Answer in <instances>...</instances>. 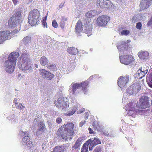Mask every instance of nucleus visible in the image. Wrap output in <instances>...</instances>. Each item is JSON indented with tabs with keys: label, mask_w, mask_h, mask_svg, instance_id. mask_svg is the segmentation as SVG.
I'll return each mask as SVG.
<instances>
[{
	"label": "nucleus",
	"mask_w": 152,
	"mask_h": 152,
	"mask_svg": "<svg viewBox=\"0 0 152 152\" xmlns=\"http://www.w3.org/2000/svg\"><path fill=\"white\" fill-rule=\"evenodd\" d=\"M80 87V84L72 83L70 86L69 92L72 93L73 94H75L76 90Z\"/></svg>",
	"instance_id": "a211bd4d"
},
{
	"label": "nucleus",
	"mask_w": 152,
	"mask_h": 152,
	"mask_svg": "<svg viewBox=\"0 0 152 152\" xmlns=\"http://www.w3.org/2000/svg\"><path fill=\"white\" fill-rule=\"evenodd\" d=\"M138 56L141 59H147L148 58L149 53L146 51H141L138 53Z\"/></svg>",
	"instance_id": "5701e85b"
},
{
	"label": "nucleus",
	"mask_w": 152,
	"mask_h": 152,
	"mask_svg": "<svg viewBox=\"0 0 152 152\" xmlns=\"http://www.w3.org/2000/svg\"><path fill=\"white\" fill-rule=\"evenodd\" d=\"M119 58L120 62L125 65L130 64L134 60L132 56L129 55L120 56Z\"/></svg>",
	"instance_id": "1a4fd4ad"
},
{
	"label": "nucleus",
	"mask_w": 152,
	"mask_h": 152,
	"mask_svg": "<svg viewBox=\"0 0 152 152\" xmlns=\"http://www.w3.org/2000/svg\"><path fill=\"white\" fill-rule=\"evenodd\" d=\"M81 141L82 140L81 138L78 139L76 141L74 145L72 147L73 149H79V147L82 143Z\"/></svg>",
	"instance_id": "c85d7f7f"
},
{
	"label": "nucleus",
	"mask_w": 152,
	"mask_h": 152,
	"mask_svg": "<svg viewBox=\"0 0 152 152\" xmlns=\"http://www.w3.org/2000/svg\"><path fill=\"white\" fill-rule=\"evenodd\" d=\"M142 24L140 22H138L137 23L136 26V28L137 29L141 30L142 28Z\"/></svg>",
	"instance_id": "de8ad7c7"
},
{
	"label": "nucleus",
	"mask_w": 152,
	"mask_h": 152,
	"mask_svg": "<svg viewBox=\"0 0 152 152\" xmlns=\"http://www.w3.org/2000/svg\"><path fill=\"white\" fill-rule=\"evenodd\" d=\"M43 131H40L39 130V129H38V131L37 132L36 135L37 136H38L40 135V134L41 133V132H42Z\"/></svg>",
	"instance_id": "6e6d98bb"
},
{
	"label": "nucleus",
	"mask_w": 152,
	"mask_h": 152,
	"mask_svg": "<svg viewBox=\"0 0 152 152\" xmlns=\"http://www.w3.org/2000/svg\"><path fill=\"white\" fill-rule=\"evenodd\" d=\"M24 137H29V133L28 132H24Z\"/></svg>",
	"instance_id": "5fc2aeb1"
},
{
	"label": "nucleus",
	"mask_w": 152,
	"mask_h": 152,
	"mask_svg": "<svg viewBox=\"0 0 152 152\" xmlns=\"http://www.w3.org/2000/svg\"><path fill=\"white\" fill-rule=\"evenodd\" d=\"M84 108H83L80 111H77L78 113H82L84 111Z\"/></svg>",
	"instance_id": "e2e57ef3"
},
{
	"label": "nucleus",
	"mask_w": 152,
	"mask_h": 152,
	"mask_svg": "<svg viewBox=\"0 0 152 152\" xmlns=\"http://www.w3.org/2000/svg\"><path fill=\"white\" fill-rule=\"evenodd\" d=\"M37 148L35 146H31V147L29 148L28 149H30V151L32 152H39L37 149H36Z\"/></svg>",
	"instance_id": "79ce46f5"
},
{
	"label": "nucleus",
	"mask_w": 152,
	"mask_h": 152,
	"mask_svg": "<svg viewBox=\"0 0 152 152\" xmlns=\"http://www.w3.org/2000/svg\"><path fill=\"white\" fill-rule=\"evenodd\" d=\"M20 0H12L13 2L15 5H16L17 4V2Z\"/></svg>",
	"instance_id": "680f3d73"
},
{
	"label": "nucleus",
	"mask_w": 152,
	"mask_h": 152,
	"mask_svg": "<svg viewBox=\"0 0 152 152\" xmlns=\"http://www.w3.org/2000/svg\"><path fill=\"white\" fill-rule=\"evenodd\" d=\"M96 5L101 8H107L108 9H112L113 5L110 1L107 0H97Z\"/></svg>",
	"instance_id": "423d86ee"
},
{
	"label": "nucleus",
	"mask_w": 152,
	"mask_h": 152,
	"mask_svg": "<svg viewBox=\"0 0 152 152\" xmlns=\"http://www.w3.org/2000/svg\"><path fill=\"white\" fill-rule=\"evenodd\" d=\"M67 20V19L65 18L64 17H62V19H61V21L60 23V26L61 28H63L64 26L65 25V21H66Z\"/></svg>",
	"instance_id": "72a5a7b5"
},
{
	"label": "nucleus",
	"mask_w": 152,
	"mask_h": 152,
	"mask_svg": "<svg viewBox=\"0 0 152 152\" xmlns=\"http://www.w3.org/2000/svg\"><path fill=\"white\" fill-rule=\"evenodd\" d=\"M89 145L86 142L83 144L81 152H88V148Z\"/></svg>",
	"instance_id": "c9c22d12"
},
{
	"label": "nucleus",
	"mask_w": 152,
	"mask_h": 152,
	"mask_svg": "<svg viewBox=\"0 0 152 152\" xmlns=\"http://www.w3.org/2000/svg\"><path fill=\"white\" fill-rule=\"evenodd\" d=\"M67 51L68 53L74 55L76 54L78 52V50L77 48L71 47L68 48Z\"/></svg>",
	"instance_id": "a878e982"
},
{
	"label": "nucleus",
	"mask_w": 152,
	"mask_h": 152,
	"mask_svg": "<svg viewBox=\"0 0 152 152\" xmlns=\"http://www.w3.org/2000/svg\"><path fill=\"white\" fill-rule=\"evenodd\" d=\"M39 62L42 66H45L48 64V61L46 57L42 56L40 59Z\"/></svg>",
	"instance_id": "7c9ffc66"
},
{
	"label": "nucleus",
	"mask_w": 152,
	"mask_h": 152,
	"mask_svg": "<svg viewBox=\"0 0 152 152\" xmlns=\"http://www.w3.org/2000/svg\"><path fill=\"white\" fill-rule=\"evenodd\" d=\"M98 14V13L96 11L93 10L88 12L86 14V15L87 18H91L94 17Z\"/></svg>",
	"instance_id": "bb28decb"
},
{
	"label": "nucleus",
	"mask_w": 152,
	"mask_h": 152,
	"mask_svg": "<svg viewBox=\"0 0 152 152\" xmlns=\"http://www.w3.org/2000/svg\"><path fill=\"white\" fill-rule=\"evenodd\" d=\"M129 81V76L126 75L125 77L122 76L119 77L118 80V84L121 88L125 87L127 86Z\"/></svg>",
	"instance_id": "9d476101"
},
{
	"label": "nucleus",
	"mask_w": 152,
	"mask_h": 152,
	"mask_svg": "<svg viewBox=\"0 0 152 152\" xmlns=\"http://www.w3.org/2000/svg\"><path fill=\"white\" fill-rule=\"evenodd\" d=\"M19 56V54L18 52H12L8 56V60L13 62H15L16 64V61Z\"/></svg>",
	"instance_id": "6ab92c4d"
},
{
	"label": "nucleus",
	"mask_w": 152,
	"mask_h": 152,
	"mask_svg": "<svg viewBox=\"0 0 152 152\" xmlns=\"http://www.w3.org/2000/svg\"><path fill=\"white\" fill-rule=\"evenodd\" d=\"M40 75L42 76V77L47 80H51L54 77V75L53 74L47 71L45 69L40 70Z\"/></svg>",
	"instance_id": "2eb2a0df"
},
{
	"label": "nucleus",
	"mask_w": 152,
	"mask_h": 152,
	"mask_svg": "<svg viewBox=\"0 0 152 152\" xmlns=\"http://www.w3.org/2000/svg\"><path fill=\"white\" fill-rule=\"evenodd\" d=\"M147 73V72H143V71H141V70L139 69L137 70V75L140 78H141L145 76Z\"/></svg>",
	"instance_id": "473e14b6"
},
{
	"label": "nucleus",
	"mask_w": 152,
	"mask_h": 152,
	"mask_svg": "<svg viewBox=\"0 0 152 152\" xmlns=\"http://www.w3.org/2000/svg\"><path fill=\"white\" fill-rule=\"evenodd\" d=\"M82 23L80 20L77 22L75 26V30L76 34L80 33L83 30Z\"/></svg>",
	"instance_id": "b1692460"
},
{
	"label": "nucleus",
	"mask_w": 152,
	"mask_h": 152,
	"mask_svg": "<svg viewBox=\"0 0 152 152\" xmlns=\"http://www.w3.org/2000/svg\"><path fill=\"white\" fill-rule=\"evenodd\" d=\"M109 133V136H108V137L113 138L116 136V135L113 132H110Z\"/></svg>",
	"instance_id": "09e8293b"
},
{
	"label": "nucleus",
	"mask_w": 152,
	"mask_h": 152,
	"mask_svg": "<svg viewBox=\"0 0 152 152\" xmlns=\"http://www.w3.org/2000/svg\"><path fill=\"white\" fill-rule=\"evenodd\" d=\"M15 106L17 109L21 110L23 109L24 108H25V107L23 106L21 103H20L16 104Z\"/></svg>",
	"instance_id": "a19ab883"
},
{
	"label": "nucleus",
	"mask_w": 152,
	"mask_h": 152,
	"mask_svg": "<svg viewBox=\"0 0 152 152\" xmlns=\"http://www.w3.org/2000/svg\"><path fill=\"white\" fill-rule=\"evenodd\" d=\"M129 33V31L127 30H123L121 32V34L122 35H127Z\"/></svg>",
	"instance_id": "49530a36"
},
{
	"label": "nucleus",
	"mask_w": 152,
	"mask_h": 152,
	"mask_svg": "<svg viewBox=\"0 0 152 152\" xmlns=\"http://www.w3.org/2000/svg\"><path fill=\"white\" fill-rule=\"evenodd\" d=\"M88 113H86V114L85 118L86 119H87L88 118Z\"/></svg>",
	"instance_id": "0e129e2a"
},
{
	"label": "nucleus",
	"mask_w": 152,
	"mask_h": 152,
	"mask_svg": "<svg viewBox=\"0 0 152 152\" xmlns=\"http://www.w3.org/2000/svg\"><path fill=\"white\" fill-rule=\"evenodd\" d=\"M18 98H17L14 99V103H15V105H16V104H18V103L17 102V101L18 100Z\"/></svg>",
	"instance_id": "052dcab7"
},
{
	"label": "nucleus",
	"mask_w": 152,
	"mask_h": 152,
	"mask_svg": "<svg viewBox=\"0 0 152 152\" xmlns=\"http://www.w3.org/2000/svg\"><path fill=\"white\" fill-rule=\"evenodd\" d=\"M127 42L125 41H121L117 45V47L119 51V54H122L123 53H126L127 52L128 48L130 46V44L129 42H130V41L128 40Z\"/></svg>",
	"instance_id": "39448f33"
},
{
	"label": "nucleus",
	"mask_w": 152,
	"mask_h": 152,
	"mask_svg": "<svg viewBox=\"0 0 152 152\" xmlns=\"http://www.w3.org/2000/svg\"><path fill=\"white\" fill-rule=\"evenodd\" d=\"M21 64L19 65V68L25 73H28L32 71V62L30 59L27 53H23L20 58Z\"/></svg>",
	"instance_id": "f03ea898"
},
{
	"label": "nucleus",
	"mask_w": 152,
	"mask_h": 152,
	"mask_svg": "<svg viewBox=\"0 0 152 152\" xmlns=\"http://www.w3.org/2000/svg\"><path fill=\"white\" fill-rule=\"evenodd\" d=\"M148 99V97L147 96H142L139 100V102L137 103V107L142 109L149 107L150 104Z\"/></svg>",
	"instance_id": "20e7f679"
},
{
	"label": "nucleus",
	"mask_w": 152,
	"mask_h": 152,
	"mask_svg": "<svg viewBox=\"0 0 152 152\" xmlns=\"http://www.w3.org/2000/svg\"><path fill=\"white\" fill-rule=\"evenodd\" d=\"M55 104L56 106L58 108H61L63 109H64L65 107L64 106H63V104L64 103V99L59 98L57 100L55 101Z\"/></svg>",
	"instance_id": "412c9836"
},
{
	"label": "nucleus",
	"mask_w": 152,
	"mask_h": 152,
	"mask_svg": "<svg viewBox=\"0 0 152 152\" xmlns=\"http://www.w3.org/2000/svg\"><path fill=\"white\" fill-rule=\"evenodd\" d=\"M86 121L84 120L82 121L79 124V126L80 127L82 126L84 124Z\"/></svg>",
	"instance_id": "864d4df0"
},
{
	"label": "nucleus",
	"mask_w": 152,
	"mask_h": 152,
	"mask_svg": "<svg viewBox=\"0 0 152 152\" xmlns=\"http://www.w3.org/2000/svg\"><path fill=\"white\" fill-rule=\"evenodd\" d=\"M10 32L9 31H0V44H2L6 40L11 38Z\"/></svg>",
	"instance_id": "ddd939ff"
},
{
	"label": "nucleus",
	"mask_w": 152,
	"mask_h": 152,
	"mask_svg": "<svg viewBox=\"0 0 152 152\" xmlns=\"http://www.w3.org/2000/svg\"><path fill=\"white\" fill-rule=\"evenodd\" d=\"M86 143L89 145L90 151L92 150L93 148L96 145L101 143L100 140L97 138L95 137L88 140Z\"/></svg>",
	"instance_id": "f8f14e48"
},
{
	"label": "nucleus",
	"mask_w": 152,
	"mask_h": 152,
	"mask_svg": "<svg viewBox=\"0 0 152 152\" xmlns=\"http://www.w3.org/2000/svg\"><path fill=\"white\" fill-rule=\"evenodd\" d=\"M109 18L107 16L103 15L99 17L97 19V24L99 26H104L110 20Z\"/></svg>",
	"instance_id": "4468645a"
},
{
	"label": "nucleus",
	"mask_w": 152,
	"mask_h": 152,
	"mask_svg": "<svg viewBox=\"0 0 152 152\" xmlns=\"http://www.w3.org/2000/svg\"><path fill=\"white\" fill-rule=\"evenodd\" d=\"M21 13V12L20 11H17L16 12V17L17 18V20L18 21L19 24L21 23L23 21L22 19L20 18Z\"/></svg>",
	"instance_id": "2f4dec72"
},
{
	"label": "nucleus",
	"mask_w": 152,
	"mask_h": 152,
	"mask_svg": "<svg viewBox=\"0 0 152 152\" xmlns=\"http://www.w3.org/2000/svg\"><path fill=\"white\" fill-rule=\"evenodd\" d=\"M24 132L23 131H20L19 132V134L21 136H24Z\"/></svg>",
	"instance_id": "13d9d810"
},
{
	"label": "nucleus",
	"mask_w": 152,
	"mask_h": 152,
	"mask_svg": "<svg viewBox=\"0 0 152 152\" xmlns=\"http://www.w3.org/2000/svg\"><path fill=\"white\" fill-rule=\"evenodd\" d=\"M39 128L38 129L40 131H44L45 128L44 123L43 122H40L39 123Z\"/></svg>",
	"instance_id": "4c0bfd02"
},
{
	"label": "nucleus",
	"mask_w": 152,
	"mask_h": 152,
	"mask_svg": "<svg viewBox=\"0 0 152 152\" xmlns=\"http://www.w3.org/2000/svg\"><path fill=\"white\" fill-rule=\"evenodd\" d=\"M48 68L50 70L54 71L56 69V66L55 64H49L47 65Z\"/></svg>",
	"instance_id": "f704fd0d"
},
{
	"label": "nucleus",
	"mask_w": 152,
	"mask_h": 152,
	"mask_svg": "<svg viewBox=\"0 0 152 152\" xmlns=\"http://www.w3.org/2000/svg\"><path fill=\"white\" fill-rule=\"evenodd\" d=\"M136 103L134 102H131L129 103L128 105H126V107H127V106L128 107V109H132V110H134V107L135 106Z\"/></svg>",
	"instance_id": "e433bc0d"
},
{
	"label": "nucleus",
	"mask_w": 152,
	"mask_h": 152,
	"mask_svg": "<svg viewBox=\"0 0 152 152\" xmlns=\"http://www.w3.org/2000/svg\"><path fill=\"white\" fill-rule=\"evenodd\" d=\"M31 39V37L28 36H27L25 37L22 40L23 42L25 43V44H27L30 42Z\"/></svg>",
	"instance_id": "ea45409f"
},
{
	"label": "nucleus",
	"mask_w": 152,
	"mask_h": 152,
	"mask_svg": "<svg viewBox=\"0 0 152 152\" xmlns=\"http://www.w3.org/2000/svg\"><path fill=\"white\" fill-rule=\"evenodd\" d=\"M18 22V21L16 20L15 18L12 17L9 21V26L11 28H15L17 26Z\"/></svg>",
	"instance_id": "4be33fe9"
},
{
	"label": "nucleus",
	"mask_w": 152,
	"mask_h": 152,
	"mask_svg": "<svg viewBox=\"0 0 152 152\" xmlns=\"http://www.w3.org/2000/svg\"><path fill=\"white\" fill-rule=\"evenodd\" d=\"M50 99V98L48 97H47V98H45V101H48Z\"/></svg>",
	"instance_id": "69168bd1"
},
{
	"label": "nucleus",
	"mask_w": 152,
	"mask_h": 152,
	"mask_svg": "<svg viewBox=\"0 0 152 152\" xmlns=\"http://www.w3.org/2000/svg\"><path fill=\"white\" fill-rule=\"evenodd\" d=\"M56 122L57 123L59 124L61 123L62 121V119L61 118H58L56 119Z\"/></svg>",
	"instance_id": "603ef678"
},
{
	"label": "nucleus",
	"mask_w": 152,
	"mask_h": 152,
	"mask_svg": "<svg viewBox=\"0 0 152 152\" xmlns=\"http://www.w3.org/2000/svg\"><path fill=\"white\" fill-rule=\"evenodd\" d=\"M103 134L104 135L106 136L107 137H108V136H109V133H108V132H107L106 131H104L103 132Z\"/></svg>",
	"instance_id": "4d7b16f0"
},
{
	"label": "nucleus",
	"mask_w": 152,
	"mask_h": 152,
	"mask_svg": "<svg viewBox=\"0 0 152 152\" xmlns=\"http://www.w3.org/2000/svg\"><path fill=\"white\" fill-rule=\"evenodd\" d=\"M139 70L143 71V72H148V68L147 66L145 65H144L143 66L141 67L139 69Z\"/></svg>",
	"instance_id": "37998d69"
},
{
	"label": "nucleus",
	"mask_w": 152,
	"mask_h": 152,
	"mask_svg": "<svg viewBox=\"0 0 152 152\" xmlns=\"http://www.w3.org/2000/svg\"><path fill=\"white\" fill-rule=\"evenodd\" d=\"M90 19H86L84 21L85 22L83 32L87 34L88 36H89L92 34L91 26L90 22Z\"/></svg>",
	"instance_id": "9b49d317"
},
{
	"label": "nucleus",
	"mask_w": 152,
	"mask_h": 152,
	"mask_svg": "<svg viewBox=\"0 0 152 152\" xmlns=\"http://www.w3.org/2000/svg\"><path fill=\"white\" fill-rule=\"evenodd\" d=\"M151 132L152 133V127H151Z\"/></svg>",
	"instance_id": "774afa93"
},
{
	"label": "nucleus",
	"mask_w": 152,
	"mask_h": 152,
	"mask_svg": "<svg viewBox=\"0 0 152 152\" xmlns=\"http://www.w3.org/2000/svg\"><path fill=\"white\" fill-rule=\"evenodd\" d=\"M15 64V62L8 60L5 61L4 65L5 71L9 74L12 73L14 71Z\"/></svg>",
	"instance_id": "0eeeda50"
},
{
	"label": "nucleus",
	"mask_w": 152,
	"mask_h": 152,
	"mask_svg": "<svg viewBox=\"0 0 152 152\" xmlns=\"http://www.w3.org/2000/svg\"><path fill=\"white\" fill-rule=\"evenodd\" d=\"M40 14L37 9H34L30 11L28 16V22L31 26H34L39 23L41 19Z\"/></svg>",
	"instance_id": "7ed1b4c3"
},
{
	"label": "nucleus",
	"mask_w": 152,
	"mask_h": 152,
	"mask_svg": "<svg viewBox=\"0 0 152 152\" xmlns=\"http://www.w3.org/2000/svg\"><path fill=\"white\" fill-rule=\"evenodd\" d=\"M126 110V111L128 115L132 116V117H134L135 115L134 113H136L137 114H142L144 111V110H132V109H128Z\"/></svg>",
	"instance_id": "f3484780"
},
{
	"label": "nucleus",
	"mask_w": 152,
	"mask_h": 152,
	"mask_svg": "<svg viewBox=\"0 0 152 152\" xmlns=\"http://www.w3.org/2000/svg\"><path fill=\"white\" fill-rule=\"evenodd\" d=\"M42 22L43 27L44 28H47V23L46 22V20H45L43 19V20H42Z\"/></svg>",
	"instance_id": "3c124183"
},
{
	"label": "nucleus",
	"mask_w": 152,
	"mask_h": 152,
	"mask_svg": "<svg viewBox=\"0 0 152 152\" xmlns=\"http://www.w3.org/2000/svg\"><path fill=\"white\" fill-rule=\"evenodd\" d=\"M140 85L138 84L132 85L127 88L126 92L130 95H132L137 93L141 89Z\"/></svg>",
	"instance_id": "6e6552de"
},
{
	"label": "nucleus",
	"mask_w": 152,
	"mask_h": 152,
	"mask_svg": "<svg viewBox=\"0 0 152 152\" xmlns=\"http://www.w3.org/2000/svg\"><path fill=\"white\" fill-rule=\"evenodd\" d=\"M103 150V148L102 147L101 145H100L96 147L93 152H102Z\"/></svg>",
	"instance_id": "58836bf2"
},
{
	"label": "nucleus",
	"mask_w": 152,
	"mask_h": 152,
	"mask_svg": "<svg viewBox=\"0 0 152 152\" xmlns=\"http://www.w3.org/2000/svg\"><path fill=\"white\" fill-rule=\"evenodd\" d=\"M64 103L63 104V106H64L65 107H65L64 109L66 110V109H68L69 107V102L67 100L66 101L64 100Z\"/></svg>",
	"instance_id": "a18cd8bd"
},
{
	"label": "nucleus",
	"mask_w": 152,
	"mask_h": 152,
	"mask_svg": "<svg viewBox=\"0 0 152 152\" xmlns=\"http://www.w3.org/2000/svg\"><path fill=\"white\" fill-rule=\"evenodd\" d=\"M74 125L72 123H68L61 126L57 131V134L61 136L65 141L70 140L72 137L75 134Z\"/></svg>",
	"instance_id": "f257e3e1"
},
{
	"label": "nucleus",
	"mask_w": 152,
	"mask_h": 152,
	"mask_svg": "<svg viewBox=\"0 0 152 152\" xmlns=\"http://www.w3.org/2000/svg\"><path fill=\"white\" fill-rule=\"evenodd\" d=\"M29 137H24L22 140V144L26 148H29L32 146Z\"/></svg>",
	"instance_id": "aec40b11"
},
{
	"label": "nucleus",
	"mask_w": 152,
	"mask_h": 152,
	"mask_svg": "<svg viewBox=\"0 0 152 152\" xmlns=\"http://www.w3.org/2000/svg\"><path fill=\"white\" fill-rule=\"evenodd\" d=\"M152 2V0H141L140 4V10L147 9L151 4Z\"/></svg>",
	"instance_id": "dca6fc26"
},
{
	"label": "nucleus",
	"mask_w": 152,
	"mask_h": 152,
	"mask_svg": "<svg viewBox=\"0 0 152 152\" xmlns=\"http://www.w3.org/2000/svg\"><path fill=\"white\" fill-rule=\"evenodd\" d=\"M88 129L89 130V133L90 134H91L93 133V131L91 128H89Z\"/></svg>",
	"instance_id": "bf43d9fd"
},
{
	"label": "nucleus",
	"mask_w": 152,
	"mask_h": 152,
	"mask_svg": "<svg viewBox=\"0 0 152 152\" xmlns=\"http://www.w3.org/2000/svg\"><path fill=\"white\" fill-rule=\"evenodd\" d=\"M146 81L148 85L152 88V73L147 75Z\"/></svg>",
	"instance_id": "cd10ccee"
},
{
	"label": "nucleus",
	"mask_w": 152,
	"mask_h": 152,
	"mask_svg": "<svg viewBox=\"0 0 152 152\" xmlns=\"http://www.w3.org/2000/svg\"><path fill=\"white\" fill-rule=\"evenodd\" d=\"M40 152H45V151H44L43 150H42L41 151H40Z\"/></svg>",
	"instance_id": "338daca9"
},
{
	"label": "nucleus",
	"mask_w": 152,
	"mask_h": 152,
	"mask_svg": "<svg viewBox=\"0 0 152 152\" xmlns=\"http://www.w3.org/2000/svg\"><path fill=\"white\" fill-rule=\"evenodd\" d=\"M80 84V87L82 88V89L85 93L87 90V87L88 86V83L87 82H82Z\"/></svg>",
	"instance_id": "c756f323"
},
{
	"label": "nucleus",
	"mask_w": 152,
	"mask_h": 152,
	"mask_svg": "<svg viewBox=\"0 0 152 152\" xmlns=\"http://www.w3.org/2000/svg\"><path fill=\"white\" fill-rule=\"evenodd\" d=\"M72 106L73 107L71 108L70 110L69 111V113L67 114V115L68 116H71L74 114L77 110V107H78V106H80V105L76 103L72 104Z\"/></svg>",
	"instance_id": "393cba45"
},
{
	"label": "nucleus",
	"mask_w": 152,
	"mask_h": 152,
	"mask_svg": "<svg viewBox=\"0 0 152 152\" xmlns=\"http://www.w3.org/2000/svg\"><path fill=\"white\" fill-rule=\"evenodd\" d=\"M52 25L54 28H57L58 26V24L55 20H53L52 23Z\"/></svg>",
	"instance_id": "8fccbe9b"
},
{
	"label": "nucleus",
	"mask_w": 152,
	"mask_h": 152,
	"mask_svg": "<svg viewBox=\"0 0 152 152\" xmlns=\"http://www.w3.org/2000/svg\"><path fill=\"white\" fill-rule=\"evenodd\" d=\"M139 16H134L132 19V21L133 23H135L139 20Z\"/></svg>",
	"instance_id": "c03bdc74"
}]
</instances>
